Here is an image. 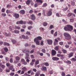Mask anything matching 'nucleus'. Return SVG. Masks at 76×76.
<instances>
[{
	"label": "nucleus",
	"mask_w": 76,
	"mask_h": 76,
	"mask_svg": "<svg viewBox=\"0 0 76 76\" xmlns=\"http://www.w3.org/2000/svg\"><path fill=\"white\" fill-rule=\"evenodd\" d=\"M72 13L70 12L68 13V14L67 15V16L68 17H70L72 16Z\"/></svg>",
	"instance_id": "obj_23"
},
{
	"label": "nucleus",
	"mask_w": 76,
	"mask_h": 76,
	"mask_svg": "<svg viewBox=\"0 0 76 76\" xmlns=\"http://www.w3.org/2000/svg\"><path fill=\"white\" fill-rule=\"evenodd\" d=\"M74 54V53L73 52H71L68 55V58H70V57H72L73 56V54Z\"/></svg>",
	"instance_id": "obj_11"
},
{
	"label": "nucleus",
	"mask_w": 76,
	"mask_h": 76,
	"mask_svg": "<svg viewBox=\"0 0 76 76\" xmlns=\"http://www.w3.org/2000/svg\"><path fill=\"white\" fill-rule=\"evenodd\" d=\"M37 2H39V3H42L43 2L41 0H36Z\"/></svg>",
	"instance_id": "obj_27"
},
{
	"label": "nucleus",
	"mask_w": 76,
	"mask_h": 76,
	"mask_svg": "<svg viewBox=\"0 0 76 76\" xmlns=\"http://www.w3.org/2000/svg\"><path fill=\"white\" fill-rule=\"evenodd\" d=\"M15 59L17 61H19L20 60V57H19L18 56H17L16 58H15Z\"/></svg>",
	"instance_id": "obj_36"
},
{
	"label": "nucleus",
	"mask_w": 76,
	"mask_h": 76,
	"mask_svg": "<svg viewBox=\"0 0 76 76\" xmlns=\"http://www.w3.org/2000/svg\"><path fill=\"white\" fill-rule=\"evenodd\" d=\"M4 45H8V46H9L10 45L8 43L5 42H4Z\"/></svg>",
	"instance_id": "obj_28"
},
{
	"label": "nucleus",
	"mask_w": 76,
	"mask_h": 76,
	"mask_svg": "<svg viewBox=\"0 0 76 76\" xmlns=\"http://www.w3.org/2000/svg\"><path fill=\"white\" fill-rule=\"evenodd\" d=\"M26 35H31V33L29 31H27L26 33Z\"/></svg>",
	"instance_id": "obj_58"
},
{
	"label": "nucleus",
	"mask_w": 76,
	"mask_h": 76,
	"mask_svg": "<svg viewBox=\"0 0 76 76\" xmlns=\"http://www.w3.org/2000/svg\"><path fill=\"white\" fill-rule=\"evenodd\" d=\"M52 59L53 60H59V58L56 57H53L52 58Z\"/></svg>",
	"instance_id": "obj_15"
},
{
	"label": "nucleus",
	"mask_w": 76,
	"mask_h": 76,
	"mask_svg": "<svg viewBox=\"0 0 76 76\" xmlns=\"http://www.w3.org/2000/svg\"><path fill=\"white\" fill-rule=\"evenodd\" d=\"M62 52H63V53H64V54H66V53H67V50L64 49H62Z\"/></svg>",
	"instance_id": "obj_29"
},
{
	"label": "nucleus",
	"mask_w": 76,
	"mask_h": 76,
	"mask_svg": "<svg viewBox=\"0 0 76 76\" xmlns=\"http://www.w3.org/2000/svg\"><path fill=\"white\" fill-rule=\"evenodd\" d=\"M29 53H28V52H27L26 53V56H28V57H29Z\"/></svg>",
	"instance_id": "obj_56"
},
{
	"label": "nucleus",
	"mask_w": 76,
	"mask_h": 76,
	"mask_svg": "<svg viewBox=\"0 0 76 76\" xmlns=\"http://www.w3.org/2000/svg\"><path fill=\"white\" fill-rule=\"evenodd\" d=\"M31 3V1L30 0H28L26 1V4H27V5H29V4H30V3Z\"/></svg>",
	"instance_id": "obj_16"
},
{
	"label": "nucleus",
	"mask_w": 76,
	"mask_h": 76,
	"mask_svg": "<svg viewBox=\"0 0 76 76\" xmlns=\"http://www.w3.org/2000/svg\"><path fill=\"white\" fill-rule=\"evenodd\" d=\"M44 44V42L42 41H41L40 43V45H42Z\"/></svg>",
	"instance_id": "obj_57"
},
{
	"label": "nucleus",
	"mask_w": 76,
	"mask_h": 76,
	"mask_svg": "<svg viewBox=\"0 0 76 76\" xmlns=\"http://www.w3.org/2000/svg\"><path fill=\"white\" fill-rule=\"evenodd\" d=\"M38 54H39L40 56H43V55H44V54H43V53H40L39 51H38Z\"/></svg>",
	"instance_id": "obj_33"
},
{
	"label": "nucleus",
	"mask_w": 76,
	"mask_h": 76,
	"mask_svg": "<svg viewBox=\"0 0 76 76\" xmlns=\"http://www.w3.org/2000/svg\"><path fill=\"white\" fill-rule=\"evenodd\" d=\"M47 6V4L46 3H45L43 4V6H42V7H46V6Z\"/></svg>",
	"instance_id": "obj_38"
},
{
	"label": "nucleus",
	"mask_w": 76,
	"mask_h": 76,
	"mask_svg": "<svg viewBox=\"0 0 76 76\" xmlns=\"http://www.w3.org/2000/svg\"><path fill=\"white\" fill-rule=\"evenodd\" d=\"M31 19L32 20H34L35 19V16L34 14H32L31 15Z\"/></svg>",
	"instance_id": "obj_10"
},
{
	"label": "nucleus",
	"mask_w": 76,
	"mask_h": 76,
	"mask_svg": "<svg viewBox=\"0 0 76 76\" xmlns=\"http://www.w3.org/2000/svg\"><path fill=\"white\" fill-rule=\"evenodd\" d=\"M66 63L70 64L71 63H72V62H71V61L68 60L66 61Z\"/></svg>",
	"instance_id": "obj_26"
},
{
	"label": "nucleus",
	"mask_w": 76,
	"mask_h": 76,
	"mask_svg": "<svg viewBox=\"0 0 76 76\" xmlns=\"http://www.w3.org/2000/svg\"><path fill=\"white\" fill-rule=\"evenodd\" d=\"M64 35L65 36V39H66V40H69V39H71V36H70V34H69L68 33H64Z\"/></svg>",
	"instance_id": "obj_3"
},
{
	"label": "nucleus",
	"mask_w": 76,
	"mask_h": 76,
	"mask_svg": "<svg viewBox=\"0 0 76 76\" xmlns=\"http://www.w3.org/2000/svg\"><path fill=\"white\" fill-rule=\"evenodd\" d=\"M33 13V10H31L29 11V13Z\"/></svg>",
	"instance_id": "obj_60"
},
{
	"label": "nucleus",
	"mask_w": 76,
	"mask_h": 76,
	"mask_svg": "<svg viewBox=\"0 0 76 76\" xmlns=\"http://www.w3.org/2000/svg\"><path fill=\"white\" fill-rule=\"evenodd\" d=\"M56 51L54 50H52L51 54L53 56H55L56 54Z\"/></svg>",
	"instance_id": "obj_6"
},
{
	"label": "nucleus",
	"mask_w": 76,
	"mask_h": 76,
	"mask_svg": "<svg viewBox=\"0 0 76 76\" xmlns=\"http://www.w3.org/2000/svg\"><path fill=\"white\" fill-rule=\"evenodd\" d=\"M4 50L5 52H8V48H4Z\"/></svg>",
	"instance_id": "obj_37"
},
{
	"label": "nucleus",
	"mask_w": 76,
	"mask_h": 76,
	"mask_svg": "<svg viewBox=\"0 0 76 76\" xmlns=\"http://www.w3.org/2000/svg\"><path fill=\"white\" fill-rule=\"evenodd\" d=\"M9 31H11L12 30V26H10L9 27Z\"/></svg>",
	"instance_id": "obj_41"
},
{
	"label": "nucleus",
	"mask_w": 76,
	"mask_h": 76,
	"mask_svg": "<svg viewBox=\"0 0 76 76\" xmlns=\"http://www.w3.org/2000/svg\"><path fill=\"white\" fill-rule=\"evenodd\" d=\"M59 46H57L55 47V48H54V49L56 51H58V49H59Z\"/></svg>",
	"instance_id": "obj_19"
},
{
	"label": "nucleus",
	"mask_w": 76,
	"mask_h": 76,
	"mask_svg": "<svg viewBox=\"0 0 76 76\" xmlns=\"http://www.w3.org/2000/svg\"><path fill=\"white\" fill-rule=\"evenodd\" d=\"M42 39V37L41 36H39L37 37V38H35L34 39V42H35L36 43L37 45H39V40H41Z\"/></svg>",
	"instance_id": "obj_2"
},
{
	"label": "nucleus",
	"mask_w": 76,
	"mask_h": 76,
	"mask_svg": "<svg viewBox=\"0 0 76 76\" xmlns=\"http://www.w3.org/2000/svg\"><path fill=\"white\" fill-rule=\"evenodd\" d=\"M22 70H23V71H26L27 70V68H26L25 67H24L23 68H22Z\"/></svg>",
	"instance_id": "obj_20"
},
{
	"label": "nucleus",
	"mask_w": 76,
	"mask_h": 76,
	"mask_svg": "<svg viewBox=\"0 0 76 76\" xmlns=\"http://www.w3.org/2000/svg\"><path fill=\"white\" fill-rule=\"evenodd\" d=\"M20 13L21 15H24L25 13V10H20Z\"/></svg>",
	"instance_id": "obj_12"
},
{
	"label": "nucleus",
	"mask_w": 76,
	"mask_h": 76,
	"mask_svg": "<svg viewBox=\"0 0 76 76\" xmlns=\"http://www.w3.org/2000/svg\"><path fill=\"white\" fill-rule=\"evenodd\" d=\"M11 41L12 42L13 44H15L16 43L17 41L15 40L12 39Z\"/></svg>",
	"instance_id": "obj_17"
},
{
	"label": "nucleus",
	"mask_w": 76,
	"mask_h": 76,
	"mask_svg": "<svg viewBox=\"0 0 76 76\" xmlns=\"http://www.w3.org/2000/svg\"><path fill=\"white\" fill-rule=\"evenodd\" d=\"M47 15L48 16H50L52 15V9H50L47 12Z\"/></svg>",
	"instance_id": "obj_4"
},
{
	"label": "nucleus",
	"mask_w": 76,
	"mask_h": 76,
	"mask_svg": "<svg viewBox=\"0 0 76 76\" xmlns=\"http://www.w3.org/2000/svg\"><path fill=\"white\" fill-rule=\"evenodd\" d=\"M64 29L66 31H72L73 29V27L70 25H67L66 26H65Z\"/></svg>",
	"instance_id": "obj_1"
},
{
	"label": "nucleus",
	"mask_w": 76,
	"mask_h": 76,
	"mask_svg": "<svg viewBox=\"0 0 76 76\" xmlns=\"http://www.w3.org/2000/svg\"><path fill=\"white\" fill-rule=\"evenodd\" d=\"M42 53H45V52L46 51V50H45L44 49H42Z\"/></svg>",
	"instance_id": "obj_34"
},
{
	"label": "nucleus",
	"mask_w": 76,
	"mask_h": 76,
	"mask_svg": "<svg viewBox=\"0 0 76 76\" xmlns=\"http://www.w3.org/2000/svg\"><path fill=\"white\" fill-rule=\"evenodd\" d=\"M39 73H36V74L35 75V76H39Z\"/></svg>",
	"instance_id": "obj_64"
},
{
	"label": "nucleus",
	"mask_w": 76,
	"mask_h": 76,
	"mask_svg": "<svg viewBox=\"0 0 76 76\" xmlns=\"http://www.w3.org/2000/svg\"><path fill=\"white\" fill-rule=\"evenodd\" d=\"M14 75H15L14 72L11 73L10 74V76H14Z\"/></svg>",
	"instance_id": "obj_43"
},
{
	"label": "nucleus",
	"mask_w": 76,
	"mask_h": 76,
	"mask_svg": "<svg viewBox=\"0 0 76 76\" xmlns=\"http://www.w3.org/2000/svg\"><path fill=\"white\" fill-rule=\"evenodd\" d=\"M56 15L57 17H60V14L58 13H56Z\"/></svg>",
	"instance_id": "obj_54"
},
{
	"label": "nucleus",
	"mask_w": 76,
	"mask_h": 76,
	"mask_svg": "<svg viewBox=\"0 0 76 76\" xmlns=\"http://www.w3.org/2000/svg\"><path fill=\"white\" fill-rule=\"evenodd\" d=\"M33 22L31 21H29L28 22H27L28 24H30V25L32 24Z\"/></svg>",
	"instance_id": "obj_39"
},
{
	"label": "nucleus",
	"mask_w": 76,
	"mask_h": 76,
	"mask_svg": "<svg viewBox=\"0 0 76 76\" xmlns=\"http://www.w3.org/2000/svg\"><path fill=\"white\" fill-rule=\"evenodd\" d=\"M71 4L73 6H75V3L74 2L71 1Z\"/></svg>",
	"instance_id": "obj_46"
},
{
	"label": "nucleus",
	"mask_w": 76,
	"mask_h": 76,
	"mask_svg": "<svg viewBox=\"0 0 76 76\" xmlns=\"http://www.w3.org/2000/svg\"><path fill=\"white\" fill-rule=\"evenodd\" d=\"M53 73V71H50V75H52Z\"/></svg>",
	"instance_id": "obj_62"
},
{
	"label": "nucleus",
	"mask_w": 76,
	"mask_h": 76,
	"mask_svg": "<svg viewBox=\"0 0 76 76\" xmlns=\"http://www.w3.org/2000/svg\"><path fill=\"white\" fill-rule=\"evenodd\" d=\"M20 22V24H21V25H22L23 24V21L20 20L19 21Z\"/></svg>",
	"instance_id": "obj_59"
},
{
	"label": "nucleus",
	"mask_w": 76,
	"mask_h": 76,
	"mask_svg": "<svg viewBox=\"0 0 76 76\" xmlns=\"http://www.w3.org/2000/svg\"><path fill=\"white\" fill-rule=\"evenodd\" d=\"M32 28V26H29L28 28V29L30 30L31 29V28Z\"/></svg>",
	"instance_id": "obj_47"
},
{
	"label": "nucleus",
	"mask_w": 76,
	"mask_h": 76,
	"mask_svg": "<svg viewBox=\"0 0 76 76\" xmlns=\"http://www.w3.org/2000/svg\"><path fill=\"white\" fill-rule=\"evenodd\" d=\"M72 61H76V59L74 58H72L71 59Z\"/></svg>",
	"instance_id": "obj_40"
},
{
	"label": "nucleus",
	"mask_w": 76,
	"mask_h": 76,
	"mask_svg": "<svg viewBox=\"0 0 76 76\" xmlns=\"http://www.w3.org/2000/svg\"><path fill=\"white\" fill-rule=\"evenodd\" d=\"M5 60L6 61H9V58L8 57H6L5 58Z\"/></svg>",
	"instance_id": "obj_50"
},
{
	"label": "nucleus",
	"mask_w": 76,
	"mask_h": 76,
	"mask_svg": "<svg viewBox=\"0 0 76 76\" xmlns=\"http://www.w3.org/2000/svg\"><path fill=\"white\" fill-rule=\"evenodd\" d=\"M67 43L69 45H70L72 44V41H70L69 42H68Z\"/></svg>",
	"instance_id": "obj_61"
},
{
	"label": "nucleus",
	"mask_w": 76,
	"mask_h": 76,
	"mask_svg": "<svg viewBox=\"0 0 76 76\" xmlns=\"http://www.w3.org/2000/svg\"><path fill=\"white\" fill-rule=\"evenodd\" d=\"M14 17H15V19H18L19 18V15L17 13H15Z\"/></svg>",
	"instance_id": "obj_9"
},
{
	"label": "nucleus",
	"mask_w": 76,
	"mask_h": 76,
	"mask_svg": "<svg viewBox=\"0 0 76 76\" xmlns=\"http://www.w3.org/2000/svg\"><path fill=\"white\" fill-rule=\"evenodd\" d=\"M41 70L42 71H47V67L45 66L42 67L41 68Z\"/></svg>",
	"instance_id": "obj_14"
},
{
	"label": "nucleus",
	"mask_w": 76,
	"mask_h": 76,
	"mask_svg": "<svg viewBox=\"0 0 76 76\" xmlns=\"http://www.w3.org/2000/svg\"><path fill=\"white\" fill-rule=\"evenodd\" d=\"M1 12L4 13L5 12V9L3 8L1 10Z\"/></svg>",
	"instance_id": "obj_45"
},
{
	"label": "nucleus",
	"mask_w": 76,
	"mask_h": 76,
	"mask_svg": "<svg viewBox=\"0 0 76 76\" xmlns=\"http://www.w3.org/2000/svg\"><path fill=\"white\" fill-rule=\"evenodd\" d=\"M42 14L44 16H45L46 15H45V10H43V13Z\"/></svg>",
	"instance_id": "obj_31"
},
{
	"label": "nucleus",
	"mask_w": 76,
	"mask_h": 76,
	"mask_svg": "<svg viewBox=\"0 0 76 76\" xmlns=\"http://www.w3.org/2000/svg\"><path fill=\"white\" fill-rule=\"evenodd\" d=\"M20 27H19V26H15L14 27V29H20Z\"/></svg>",
	"instance_id": "obj_24"
},
{
	"label": "nucleus",
	"mask_w": 76,
	"mask_h": 76,
	"mask_svg": "<svg viewBox=\"0 0 76 76\" xmlns=\"http://www.w3.org/2000/svg\"><path fill=\"white\" fill-rule=\"evenodd\" d=\"M6 66L7 67H9V66H10V64L9 63H7L6 64Z\"/></svg>",
	"instance_id": "obj_44"
},
{
	"label": "nucleus",
	"mask_w": 76,
	"mask_h": 76,
	"mask_svg": "<svg viewBox=\"0 0 76 76\" xmlns=\"http://www.w3.org/2000/svg\"><path fill=\"white\" fill-rule=\"evenodd\" d=\"M6 72H10V69H6Z\"/></svg>",
	"instance_id": "obj_63"
},
{
	"label": "nucleus",
	"mask_w": 76,
	"mask_h": 76,
	"mask_svg": "<svg viewBox=\"0 0 76 76\" xmlns=\"http://www.w3.org/2000/svg\"><path fill=\"white\" fill-rule=\"evenodd\" d=\"M53 36L54 37H57V31H56L55 33L53 34Z\"/></svg>",
	"instance_id": "obj_32"
},
{
	"label": "nucleus",
	"mask_w": 76,
	"mask_h": 76,
	"mask_svg": "<svg viewBox=\"0 0 76 76\" xmlns=\"http://www.w3.org/2000/svg\"><path fill=\"white\" fill-rule=\"evenodd\" d=\"M11 4H8L7 5V8H11Z\"/></svg>",
	"instance_id": "obj_30"
},
{
	"label": "nucleus",
	"mask_w": 76,
	"mask_h": 76,
	"mask_svg": "<svg viewBox=\"0 0 76 76\" xmlns=\"http://www.w3.org/2000/svg\"><path fill=\"white\" fill-rule=\"evenodd\" d=\"M14 32L15 34H19V31L18 30H15L14 31Z\"/></svg>",
	"instance_id": "obj_21"
},
{
	"label": "nucleus",
	"mask_w": 76,
	"mask_h": 76,
	"mask_svg": "<svg viewBox=\"0 0 76 76\" xmlns=\"http://www.w3.org/2000/svg\"><path fill=\"white\" fill-rule=\"evenodd\" d=\"M47 25H48V23L45 22H44L43 24V25L44 26H47Z\"/></svg>",
	"instance_id": "obj_22"
},
{
	"label": "nucleus",
	"mask_w": 76,
	"mask_h": 76,
	"mask_svg": "<svg viewBox=\"0 0 76 76\" xmlns=\"http://www.w3.org/2000/svg\"><path fill=\"white\" fill-rule=\"evenodd\" d=\"M61 75L62 76H65L66 74L64 72H62V73L61 74Z\"/></svg>",
	"instance_id": "obj_52"
},
{
	"label": "nucleus",
	"mask_w": 76,
	"mask_h": 76,
	"mask_svg": "<svg viewBox=\"0 0 76 76\" xmlns=\"http://www.w3.org/2000/svg\"><path fill=\"white\" fill-rule=\"evenodd\" d=\"M1 15L3 16V17H5V16H6V14L4 13H2L1 14Z\"/></svg>",
	"instance_id": "obj_42"
},
{
	"label": "nucleus",
	"mask_w": 76,
	"mask_h": 76,
	"mask_svg": "<svg viewBox=\"0 0 76 76\" xmlns=\"http://www.w3.org/2000/svg\"><path fill=\"white\" fill-rule=\"evenodd\" d=\"M54 31L53 30H52L51 31L50 33H51V34L53 35V34H54Z\"/></svg>",
	"instance_id": "obj_49"
},
{
	"label": "nucleus",
	"mask_w": 76,
	"mask_h": 76,
	"mask_svg": "<svg viewBox=\"0 0 76 76\" xmlns=\"http://www.w3.org/2000/svg\"><path fill=\"white\" fill-rule=\"evenodd\" d=\"M9 69L10 70H12L13 69V70H12V72H14L15 71V69L14 68H13V65H11L10 66L9 68Z\"/></svg>",
	"instance_id": "obj_7"
},
{
	"label": "nucleus",
	"mask_w": 76,
	"mask_h": 76,
	"mask_svg": "<svg viewBox=\"0 0 76 76\" xmlns=\"http://www.w3.org/2000/svg\"><path fill=\"white\" fill-rule=\"evenodd\" d=\"M39 60H37L35 62V64L36 65H37V64H39Z\"/></svg>",
	"instance_id": "obj_25"
},
{
	"label": "nucleus",
	"mask_w": 76,
	"mask_h": 76,
	"mask_svg": "<svg viewBox=\"0 0 76 76\" xmlns=\"http://www.w3.org/2000/svg\"><path fill=\"white\" fill-rule=\"evenodd\" d=\"M44 64L46 66H49V64L48 62H45Z\"/></svg>",
	"instance_id": "obj_35"
},
{
	"label": "nucleus",
	"mask_w": 76,
	"mask_h": 76,
	"mask_svg": "<svg viewBox=\"0 0 76 76\" xmlns=\"http://www.w3.org/2000/svg\"><path fill=\"white\" fill-rule=\"evenodd\" d=\"M7 13H12V11L9 10H6Z\"/></svg>",
	"instance_id": "obj_18"
},
{
	"label": "nucleus",
	"mask_w": 76,
	"mask_h": 76,
	"mask_svg": "<svg viewBox=\"0 0 76 76\" xmlns=\"http://www.w3.org/2000/svg\"><path fill=\"white\" fill-rule=\"evenodd\" d=\"M10 63H13V58H11L10 60Z\"/></svg>",
	"instance_id": "obj_51"
},
{
	"label": "nucleus",
	"mask_w": 76,
	"mask_h": 76,
	"mask_svg": "<svg viewBox=\"0 0 76 76\" xmlns=\"http://www.w3.org/2000/svg\"><path fill=\"white\" fill-rule=\"evenodd\" d=\"M4 35H5L7 37H10L11 36V33H9L8 34H7V33H5Z\"/></svg>",
	"instance_id": "obj_13"
},
{
	"label": "nucleus",
	"mask_w": 76,
	"mask_h": 76,
	"mask_svg": "<svg viewBox=\"0 0 76 76\" xmlns=\"http://www.w3.org/2000/svg\"><path fill=\"white\" fill-rule=\"evenodd\" d=\"M53 27H54V26L53 25H51L50 26V28L51 29H53Z\"/></svg>",
	"instance_id": "obj_53"
},
{
	"label": "nucleus",
	"mask_w": 76,
	"mask_h": 76,
	"mask_svg": "<svg viewBox=\"0 0 76 76\" xmlns=\"http://www.w3.org/2000/svg\"><path fill=\"white\" fill-rule=\"evenodd\" d=\"M68 9V7H67L66 8H64L63 9V11H66V10H67V9Z\"/></svg>",
	"instance_id": "obj_48"
},
{
	"label": "nucleus",
	"mask_w": 76,
	"mask_h": 76,
	"mask_svg": "<svg viewBox=\"0 0 76 76\" xmlns=\"http://www.w3.org/2000/svg\"><path fill=\"white\" fill-rule=\"evenodd\" d=\"M22 51L23 53H29L30 52L29 50H26V49H25L23 50Z\"/></svg>",
	"instance_id": "obj_8"
},
{
	"label": "nucleus",
	"mask_w": 76,
	"mask_h": 76,
	"mask_svg": "<svg viewBox=\"0 0 76 76\" xmlns=\"http://www.w3.org/2000/svg\"><path fill=\"white\" fill-rule=\"evenodd\" d=\"M47 41L48 42V44H49V45H52L53 44V41L51 39H47Z\"/></svg>",
	"instance_id": "obj_5"
},
{
	"label": "nucleus",
	"mask_w": 76,
	"mask_h": 76,
	"mask_svg": "<svg viewBox=\"0 0 76 76\" xmlns=\"http://www.w3.org/2000/svg\"><path fill=\"white\" fill-rule=\"evenodd\" d=\"M25 73V71H22L20 73V75H23Z\"/></svg>",
	"instance_id": "obj_55"
}]
</instances>
